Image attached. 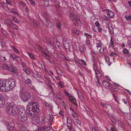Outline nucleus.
Segmentation results:
<instances>
[{"label":"nucleus","mask_w":131,"mask_h":131,"mask_svg":"<svg viewBox=\"0 0 131 131\" xmlns=\"http://www.w3.org/2000/svg\"><path fill=\"white\" fill-rule=\"evenodd\" d=\"M113 95L115 100L116 101L117 97V96L116 95V94L114 93H113Z\"/></svg>","instance_id":"nucleus-59"},{"label":"nucleus","mask_w":131,"mask_h":131,"mask_svg":"<svg viewBox=\"0 0 131 131\" xmlns=\"http://www.w3.org/2000/svg\"><path fill=\"white\" fill-rule=\"evenodd\" d=\"M60 23H57V27L59 29L60 28Z\"/></svg>","instance_id":"nucleus-53"},{"label":"nucleus","mask_w":131,"mask_h":131,"mask_svg":"<svg viewBox=\"0 0 131 131\" xmlns=\"http://www.w3.org/2000/svg\"><path fill=\"white\" fill-rule=\"evenodd\" d=\"M21 116V121L22 122L25 121L27 119V117L26 115H22L20 114Z\"/></svg>","instance_id":"nucleus-19"},{"label":"nucleus","mask_w":131,"mask_h":131,"mask_svg":"<svg viewBox=\"0 0 131 131\" xmlns=\"http://www.w3.org/2000/svg\"><path fill=\"white\" fill-rule=\"evenodd\" d=\"M114 42L113 41V39L112 37H111V38L110 39V45L109 46V47H112L113 48L114 47Z\"/></svg>","instance_id":"nucleus-22"},{"label":"nucleus","mask_w":131,"mask_h":131,"mask_svg":"<svg viewBox=\"0 0 131 131\" xmlns=\"http://www.w3.org/2000/svg\"><path fill=\"white\" fill-rule=\"evenodd\" d=\"M13 20L14 22H15V23H17L18 24L19 23V21L18 20H17V19L15 18V17H13Z\"/></svg>","instance_id":"nucleus-35"},{"label":"nucleus","mask_w":131,"mask_h":131,"mask_svg":"<svg viewBox=\"0 0 131 131\" xmlns=\"http://www.w3.org/2000/svg\"><path fill=\"white\" fill-rule=\"evenodd\" d=\"M64 112L62 111H61L59 112V114L62 116H63L64 115Z\"/></svg>","instance_id":"nucleus-61"},{"label":"nucleus","mask_w":131,"mask_h":131,"mask_svg":"<svg viewBox=\"0 0 131 131\" xmlns=\"http://www.w3.org/2000/svg\"><path fill=\"white\" fill-rule=\"evenodd\" d=\"M56 96L59 100H62L63 96L61 94L57 93Z\"/></svg>","instance_id":"nucleus-21"},{"label":"nucleus","mask_w":131,"mask_h":131,"mask_svg":"<svg viewBox=\"0 0 131 131\" xmlns=\"http://www.w3.org/2000/svg\"><path fill=\"white\" fill-rule=\"evenodd\" d=\"M20 4L23 7L25 6V4L22 1L20 2Z\"/></svg>","instance_id":"nucleus-58"},{"label":"nucleus","mask_w":131,"mask_h":131,"mask_svg":"<svg viewBox=\"0 0 131 131\" xmlns=\"http://www.w3.org/2000/svg\"><path fill=\"white\" fill-rule=\"evenodd\" d=\"M54 46L56 47L59 48L60 47V43L59 42L57 41H56L55 42H53Z\"/></svg>","instance_id":"nucleus-20"},{"label":"nucleus","mask_w":131,"mask_h":131,"mask_svg":"<svg viewBox=\"0 0 131 131\" xmlns=\"http://www.w3.org/2000/svg\"><path fill=\"white\" fill-rule=\"evenodd\" d=\"M105 60L106 62L108 64V66H110L111 64V63L110 62L109 58L108 57H106Z\"/></svg>","instance_id":"nucleus-26"},{"label":"nucleus","mask_w":131,"mask_h":131,"mask_svg":"<svg viewBox=\"0 0 131 131\" xmlns=\"http://www.w3.org/2000/svg\"><path fill=\"white\" fill-rule=\"evenodd\" d=\"M128 44L129 45V47L131 48V42L128 40Z\"/></svg>","instance_id":"nucleus-63"},{"label":"nucleus","mask_w":131,"mask_h":131,"mask_svg":"<svg viewBox=\"0 0 131 131\" xmlns=\"http://www.w3.org/2000/svg\"><path fill=\"white\" fill-rule=\"evenodd\" d=\"M84 35L88 38H91L92 37V36L91 35L87 33H85L84 34Z\"/></svg>","instance_id":"nucleus-36"},{"label":"nucleus","mask_w":131,"mask_h":131,"mask_svg":"<svg viewBox=\"0 0 131 131\" xmlns=\"http://www.w3.org/2000/svg\"><path fill=\"white\" fill-rule=\"evenodd\" d=\"M63 45L64 48L67 50L68 49L69 50H70V45L68 41L66 39L63 40Z\"/></svg>","instance_id":"nucleus-5"},{"label":"nucleus","mask_w":131,"mask_h":131,"mask_svg":"<svg viewBox=\"0 0 131 131\" xmlns=\"http://www.w3.org/2000/svg\"><path fill=\"white\" fill-rule=\"evenodd\" d=\"M23 71L27 74H29L30 73V72L29 70L26 69H24Z\"/></svg>","instance_id":"nucleus-42"},{"label":"nucleus","mask_w":131,"mask_h":131,"mask_svg":"<svg viewBox=\"0 0 131 131\" xmlns=\"http://www.w3.org/2000/svg\"><path fill=\"white\" fill-rule=\"evenodd\" d=\"M2 67L4 69L7 70L14 73H16L17 71L16 68L12 65L8 66L6 64H3Z\"/></svg>","instance_id":"nucleus-3"},{"label":"nucleus","mask_w":131,"mask_h":131,"mask_svg":"<svg viewBox=\"0 0 131 131\" xmlns=\"http://www.w3.org/2000/svg\"><path fill=\"white\" fill-rule=\"evenodd\" d=\"M48 61L50 63L53 64H54V61L53 60V59L51 57L50 58V59H49Z\"/></svg>","instance_id":"nucleus-34"},{"label":"nucleus","mask_w":131,"mask_h":131,"mask_svg":"<svg viewBox=\"0 0 131 131\" xmlns=\"http://www.w3.org/2000/svg\"><path fill=\"white\" fill-rule=\"evenodd\" d=\"M103 107L106 108H107V104H105L103 103H101L100 104Z\"/></svg>","instance_id":"nucleus-45"},{"label":"nucleus","mask_w":131,"mask_h":131,"mask_svg":"<svg viewBox=\"0 0 131 131\" xmlns=\"http://www.w3.org/2000/svg\"><path fill=\"white\" fill-rule=\"evenodd\" d=\"M16 61L17 62L20 63L22 62V60L20 57L17 56L16 57Z\"/></svg>","instance_id":"nucleus-27"},{"label":"nucleus","mask_w":131,"mask_h":131,"mask_svg":"<svg viewBox=\"0 0 131 131\" xmlns=\"http://www.w3.org/2000/svg\"><path fill=\"white\" fill-rule=\"evenodd\" d=\"M70 99L72 103L74 104H75V102H76V101L73 97H72V96H70Z\"/></svg>","instance_id":"nucleus-29"},{"label":"nucleus","mask_w":131,"mask_h":131,"mask_svg":"<svg viewBox=\"0 0 131 131\" xmlns=\"http://www.w3.org/2000/svg\"><path fill=\"white\" fill-rule=\"evenodd\" d=\"M28 54L29 56L32 59H34V57L33 55L32 54L30 53H28Z\"/></svg>","instance_id":"nucleus-37"},{"label":"nucleus","mask_w":131,"mask_h":131,"mask_svg":"<svg viewBox=\"0 0 131 131\" xmlns=\"http://www.w3.org/2000/svg\"><path fill=\"white\" fill-rule=\"evenodd\" d=\"M59 85L62 88L63 86V84L62 82L61 81L59 83Z\"/></svg>","instance_id":"nucleus-55"},{"label":"nucleus","mask_w":131,"mask_h":131,"mask_svg":"<svg viewBox=\"0 0 131 131\" xmlns=\"http://www.w3.org/2000/svg\"><path fill=\"white\" fill-rule=\"evenodd\" d=\"M70 18L71 19L73 20H74L75 18V14L72 13H71L70 14Z\"/></svg>","instance_id":"nucleus-17"},{"label":"nucleus","mask_w":131,"mask_h":131,"mask_svg":"<svg viewBox=\"0 0 131 131\" xmlns=\"http://www.w3.org/2000/svg\"><path fill=\"white\" fill-rule=\"evenodd\" d=\"M85 43L87 45H90V41L89 40L86 39Z\"/></svg>","instance_id":"nucleus-48"},{"label":"nucleus","mask_w":131,"mask_h":131,"mask_svg":"<svg viewBox=\"0 0 131 131\" xmlns=\"http://www.w3.org/2000/svg\"><path fill=\"white\" fill-rule=\"evenodd\" d=\"M46 40L47 43V46L46 49L47 50L49 48H52L53 47L52 42L51 39L46 38Z\"/></svg>","instance_id":"nucleus-8"},{"label":"nucleus","mask_w":131,"mask_h":131,"mask_svg":"<svg viewBox=\"0 0 131 131\" xmlns=\"http://www.w3.org/2000/svg\"><path fill=\"white\" fill-rule=\"evenodd\" d=\"M14 28L15 29L18 30V28L17 27V26L16 25L13 24V23L10 27V28Z\"/></svg>","instance_id":"nucleus-28"},{"label":"nucleus","mask_w":131,"mask_h":131,"mask_svg":"<svg viewBox=\"0 0 131 131\" xmlns=\"http://www.w3.org/2000/svg\"><path fill=\"white\" fill-rule=\"evenodd\" d=\"M0 41L1 46L2 47H4L5 46V43L3 39L0 37Z\"/></svg>","instance_id":"nucleus-18"},{"label":"nucleus","mask_w":131,"mask_h":131,"mask_svg":"<svg viewBox=\"0 0 131 131\" xmlns=\"http://www.w3.org/2000/svg\"><path fill=\"white\" fill-rule=\"evenodd\" d=\"M24 82L27 84H29L31 83V81L29 79H28L25 80Z\"/></svg>","instance_id":"nucleus-23"},{"label":"nucleus","mask_w":131,"mask_h":131,"mask_svg":"<svg viewBox=\"0 0 131 131\" xmlns=\"http://www.w3.org/2000/svg\"><path fill=\"white\" fill-rule=\"evenodd\" d=\"M1 31L3 34L5 35H6L7 34V32L6 30L3 29H2L1 30Z\"/></svg>","instance_id":"nucleus-38"},{"label":"nucleus","mask_w":131,"mask_h":131,"mask_svg":"<svg viewBox=\"0 0 131 131\" xmlns=\"http://www.w3.org/2000/svg\"><path fill=\"white\" fill-rule=\"evenodd\" d=\"M123 51L124 53L125 54H127L129 52L128 50L127 49H126V48L124 49L123 50Z\"/></svg>","instance_id":"nucleus-43"},{"label":"nucleus","mask_w":131,"mask_h":131,"mask_svg":"<svg viewBox=\"0 0 131 131\" xmlns=\"http://www.w3.org/2000/svg\"><path fill=\"white\" fill-rule=\"evenodd\" d=\"M6 111L9 114L12 115L16 114L18 111L16 105L13 102L7 104Z\"/></svg>","instance_id":"nucleus-2"},{"label":"nucleus","mask_w":131,"mask_h":131,"mask_svg":"<svg viewBox=\"0 0 131 131\" xmlns=\"http://www.w3.org/2000/svg\"><path fill=\"white\" fill-rule=\"evenodd\" d=\"M108 28L109 29V31L112 34H113L114 33L113 28L112 26H111L110 27L108 26Z\"/></svg>","instance_id":"nucleus-24"},{"label":"nucleus","mask_w":131,"mask_h":131,"mask_svg":"<svg viewBox=\"0 0 131 131\" xmlns=\"http://www.w3.org/2000/svg\"><path fill=\"white\" fill-rule=\"evenodd\" d=\"M14 123L12 122H10L8 123L7 128L10 130H12L14 129Z\"/></svg>","instance_id":"nucleus-11"},{"label":"nucleus","mask_w":131,"mask_h":131,"mask_svg":"<svg viewBox=\"0 0 131 131\" xmlns=\"http://www.w3.org/2000/svg\"><path fill=\"white\" fill-rule=\"evenodd\" d=\"M7 86L6 83L3 82L2 80H0V90L3 91L5 90V88Z\"/></svg>","instance_id":"nucleus-9"},{"label":"nucleus","mask_w":131,"mask_h":131,"mask_svg":"<svg viewBox=\"0 0 131 131\" xmlns=\"http://www.w3.org/2000/svg\"><path fill=\"white\" fill-rule=\"evenodd\" d=\"M73 32L77 35H79V32L76 29H74L73 30Z\"/></svg>","instance_id":"nucleus-40"},{"label":"nucleus","mask_w":131,"mask_h":131,"mask_svg":"<svg viewBox=\"0 0 131 131\" xmlns=\"http://www.w3.org/2000/svg\"><path fill=\"white\" fill-rule=\"evenodd\" d=\"M125 18L127 21H128L129 20H131V16H125Z\"/></svg>","instance_id":"nucleus-33"},{"label":"nucleus","mask_w":131,"mask_h":131,"mask_svg":"<svg viewBox=\"0 0 131 131\" xmlns=\"http://www.w3.org/2000/svg\"><path fill=\"white\" fill-rule=\"evenodd\" d=\"M102 76V75L101 73L96 75V77L95 80V81L97 83V85L98 86H100L101 85V84L99 82V79L101 78Z\"/></svg>","instance_id":"nucleus-7"},{"label":"nucleus","mask_w":131,"mask_h":131,"mask_svg":"<svg viewBox=\"0 0 131 131\" xmlns=\"http://www.w3.org/2000/svg\"><path fill=\"white\" fill-rule=\"evenodd\" d=\"M10 12H12L13 13H14L15 14H16L17 13L16 10H15V8L12 9V10Z\"/></svg>","instance_id":"nucleus-54"},{"label":"nucleus","mask_w":131,"mask_h":131,"mask_svg":"<svg viewBox=\"0 0 131 131\" xmlns=\"http://www.w3.org/2000/svg\"><path fill=\"white\" fill-rule=\"evenodd\" d=\"M110 130L111 131H117L115 128L113 127L111 128Z\"/></svg>","instance_id":"nucleus-57"},{"label":"nucleus","mask_w":131,"mask_h":131,"mask_svg":"<svg viewBox=\"0 0 131 131\" xmlns=\"http://www.w3.org/2000/svg\"><path fill=\"white\" fill-rule=\"evenodd\" d=\"M78 48L79 49V50L82 53H83L84 51V48L82 46L79 45L78 46Z\"/></svg>","instance_id":"nucleus-25"},{"label":"nucleus","mask_w":131,"mask_h":131,"mask_svg":"<svg viewBox=\"0 0 131 131\" xmlns=\"http://www.w3.org/2000/svg\"><path fill=\"white\" fill-rule=\"evenodd\" d=\"M4 22L9 28H10V27L13 23L11 20L7 19H6L4 20Z\"/></svg>","instance_id":"nucleus-10"},{"label":"nucleus","mask_w":131,"mask_h":131,"mask_svg":"<svg viewBox=\"0 0 131 131\" xmlns=\"http://www.w3.org/2000/svg\"><path fill=\"white\" fill-rule=\"evenodd\" d=\"M75 121L77 122V123L79 125H81V122L80 120H79L78 119H75Z\"/></svg>","instance_id":"nucleus-51"},{"label":"nucleus","mask_w":131,"mask_h":131,"mask_svg":"<svg viewBox=\"0 0 131 131\" xmlns=\"http://www.w3.org/2000/svg\"><path fill=\"white\" fill-rule=\"evenodd\" d=\"M7 83V87H9V89H12L14 87L15 84V81L14 79H13L10 81H9Z\"/></svg>","instance_id":"nucleus-6"},{"label":"nucleus","mask_w":131,"mask_h":131,"mask_svg":"<svg viewBox=\"0 0 131 131\" xmlns=\"http://www.w3.org/2000/svg\"><path fill=\"white\" fill-rule=\"evenodd\" d=\"M106 10H108L107 13V14L110 18H113L114 17V14L113 12L109 9H107Z\"/></svg>","instance_id":"nucleus-13"},{"label":"nucleus","mask_w":131,"mask_h":131,"mask_svg":"<svg viewBox=\"0 0 131 131\" xmlns=\"http://www.w3.org/2000/svg\"><path fill=\"white\" fill-rule=\"evenodd\" d=\"M76 22L78 24H80L81 23V21L80 20V18L78 16L76 17Z\"/></svg>","instance_id":"nucleus-30"},{"label":"nucleus","mask_w":131,"mask_h":131,"mask_svg":"<svg viewBox=\"0 0 131 131\" xmlns=\"http://www.w3.org/2000/svg\"><path fill=\"white\" fill-rule=\"evenodd\" d=\"M102 85L104 87L107 89H109L110 86L108 82L105 81H103Z\"/></svg>","instance_id":"nucleus-12"},{"label":"nucleus","mask_w":131,"mask_h":131,"mask_svg":"<svg viewBox=\"0 0 131 131\" xmlns=\"http://www.w3.org/2000/svg\"><path fill=\"white\" fill-rule=\"evenodd\" d=\"M111 119L112 121L114 123H116L115 120L113 117H111Z\"/></svg>","instance_id":"nucleus-56"},{"label":"nucleus","mask_w":131,"mask_h":131,"mask_svg":"<svg viewBox=\"0 0 131 131\" xmlns=\"http://www.w3.org/2000/svg\"><path fill=\"white\" fill-rule=\"evenodd\" d=\"M110 91L112 92H114L117 91L116 90V88H114L113 86L111 85H110L109 88Z\"/></svg>","instance_id":"nucleus-16"},{"label":"nucleus","mask_w":131,"mask_h":131,"mask_svg":"<svg viewBox=\"0 0 131 131\" xmlns=\"http://www.w3.org/2000/svg\"><path fill=\"white\" fill-rule=\"evenodd\" d=\"M45 21L46 22V25L47 26V27L50 28L51 27L52 24L50 20L48 18L46 17V18L45 19Z\"/></svg>","instance_id":"nucleus-14"},{"label":"nucleus","mask_w":131,"mask_h":131,"mask_svg":"<svg viewBox=\"0 0 131 131\" xmlns=\"http://www.w3.org/2000/svg\"><path fill=\"white\" fill-rule=\"evenodd\" d=\"M96 44L97 45L96 47L97 48H101L102 47V43L100 42H99L98 43H96Z\"/></svg>","instance_id":"nucleus-41"},{"label":"nucleus","mask_w":131,"mask_h":131,"mask_svg":"<svg viewBox=\"0 0 131 131\" xmlns=\"http://www.w3.org/2000/svg\"><path fill=\"white\" fill-rule=\"evenodd\" d=\"M95 26L97 27H99L100 26V24L99 23V22L97 21H96L95 23Z\"/></svg>","instance_id":"nucleus-50"},{"label":"nucleus","mask_w":131,"mask_h":131,"mask_svg":"<svg viewBox=\"0 0 131 131\" xmlns=\"http://www.w3.org/2000/svg\"><path fill=\"white\" fill-rule=\"evenodd\" d=\"M44 128L43 127H38L37 129V131H44Z\"/></svg>","instance_id":"nucleus-31"},{"label":"nucleus","mask_w":131,"mask_h":131,"mask_svg":"<svg viewBox=\"0 0 131 131\" xmlns=\"http://www.w3.org/2000/svg\"><path fill=\"white\" fill-rule=\"evenodd\" d=\"M56 70L58 74L59 75H61L62 74V71L58 67L56 68Z\"/></svg>","instance_id":"nucleus-15"},{"label":"nucleus","mask_w":131,"mask_h":131,"mask_svg":"<svg viewBox=\"0 0 131 131\" xmlns=\"http://www.w3.org/2000/svg\"><path fill=\"white\" fill-rule=\"evenodd\" d=\"M116 55V53H113V52H112V53H111V54H110V55L111 56H115Z\"/></svg>","instance_id":"nucleus-64"},{"label":"nucleus","mask_w":131,"mask_h":131,"mask_svg":"<svg viewBox=\"0 0 131 131\" xmlns=\"http://www.w3.org/2000/svg\"><path fill=\"white\" fill-rule=\"evenodd\" d=\"M93 130H94V131H101L96 127H95L93 129H92V131H93Z\"/></svg>","instance_id":"nucleus-44"},{"label":"nucleus","mask_w":131,"mask_h":131,"mask_svg":"<svg viewBox=\"0 0 131 131\" xmlns=\"http://www.w3.org/2000/svg\"><path fill=\"white\" fill-rule=\"evenodd\" d=\"M80 61L82 63L84 66H86V63L85 61L83 60H81Z\"/></svg>","instance_id":"nucleus-49"},{"label":"nucleus","mask_w":131,"mask_h":131,"mask_svg":"<svg viewBox=\"0 0 131 131\" xmlns=\"http://www.w3.org/2000/svg\"><path fill=\"white\" fill-rule=\"evenodd\" d=\"M6 2L7 4H10L11 2L10 0H6Z\"/></svg>","instance_id":"nucleus-60"},{"label":"nucleus","mask_w":131,"mask_h":131,"mask_svg":"<svg viewBox=\"0 0 131 131\" xmlns=\"http://www.w3.org/2000/svg\"><path fill=\"white\" fill-rule=\"evenodd\" d=\"M19 95L21 99L24 102L26 101L31 97V94L29 92L19 93Z\"/></svg>","instance_id":"nucleus-4"},{"label":"nucleus","mask_w":131,"mask_h":131,"mask_svg":"<svg viewBox=\"0 0 131 131\" xmlns=\"http://www.w3.org/2000/svg\"><path fill=\"white\" fill-rule=\"evenodd\" d=\"M113 84L116 87H119L120 86V85L116 83H113Z\"/></svg>","instance_id":"nucleus-62"},{"label":"nucleus","mask_w":131,"mask_h":131,"mask_svg":"<svg viewBox=\"0 0 131 131\" xmlns=\"http://www.w3.org/2000/svg\"><path fill=\"white\" fill-rule=\"evenodd\" d=\"M33 25L34 27H37L38 26V25L37 21L35 20H34L33 21Z\"/></svg>","instance_id":"nucleus-32"},{"label":"nucleus","mask_w":131,"mask_h":131,"mask_svg":"<svg viewBox=\"0 0 131 131\" xmlns=\"http://www.w3.org/2000/svg\"><path fill=\"white\" fill-rule=\"evenodd\" d=\"M79 96L80 100H81L83 102L84 101V98L83 96L82 95H80Z\"/></svg>","instance_id":"nucleus-46"},{"label":"nucleus","mask_w":131,"mask_h":131,"mask_svg":"<svg viewBox=\"0 0 131 131\" xmlns=\"http://www.w3.org/2000/svg\"><path fill=\"white\" fill-rule=\"evenodd\" d=\"M32 106L31 110L33 112H38L39 111V105L38 104L32 102L29 103L28 104L26 108V112L27 114L30 115H32V114L30 111V106Z\"/></svg>","instance_id":"nucleus-1"},{"label":"nucleus","mask_w":131,"mask_h":131,"mask_svg":"<svg viewBox=\"0 0 131 131\" xmlns=\"http://www.w3.org/2000/svg\"><path fill=\"white\" fill-rule=\"evenodd\" d=\"M75 48V46L74 45L72 46V48H70V50H69V51L71 52L73 51L74 50Z\"/></svg>","instance_id":"nucleus-39"},{"label":"nucleus","mask_w":131,"mask_h":131,"mask_svg":"<svg viewBox=\"0 0 131 131\" xmlns=\"http://www.w3.org/2000/svg\"><path fill=\"white\" fill-rule=\"evenodd\" d=\"M74 117H77L78 116V115L77 113H75L74 112L72 113Z\"/></svg>","instance_id":"nucleus-52"},{"label":"nucleus","mask_w":131,"mask_h":131,"mask_svg":"<svg viewBox=\"0 0 131 131\" xmlns=\"http://www.w3.org/2000/svg\"><path fill=\"white\" fill-rule=\"evenodd\" d=\"M50 128L49 127H48L46 128H44V131H50Z\"/></svg>","instance_id":"nucleus-47"}]
</instances>
